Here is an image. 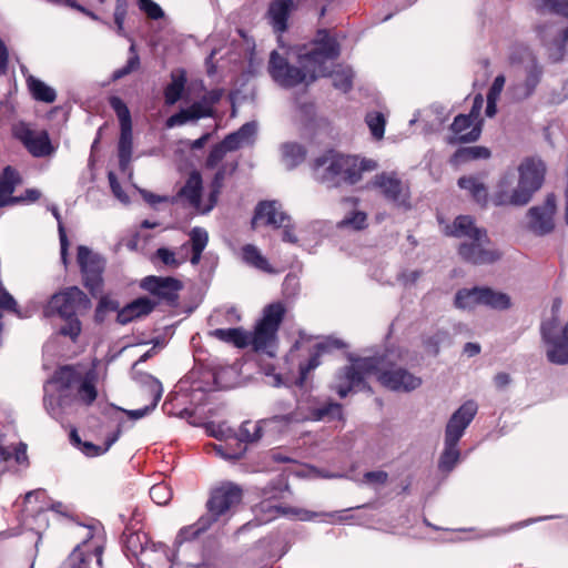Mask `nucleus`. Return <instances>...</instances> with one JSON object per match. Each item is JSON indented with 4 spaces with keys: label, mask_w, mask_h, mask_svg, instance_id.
<instances>
[{
    "label": "nucleus",
    "mask_w": 568,
    "mask_h": 568,
    "mask_svg": "<svg viewBox=\"0 0 568 568\" xmlns=\"http://www.w3.org/2000/svg\"><path fill=\"white\" fill-rule=\"evenodd\" d=\"M372 184L374 187L378 189L388 201L397 205H405L408 201V189L394 172L377 174Z\"/></svg>",
    "instance_id": "obj_18"
},
{
    "label": "nucleus",
    "mask_w": 568,
    "mask_h": 568,
    "mask_svg": "<svg viewBox=\"0 0 568 568\" xmlns=\"http://www.w3.org/2000/svg\"><path fill=\"white\" fill-rule=\"evenodd\" d=\"M0 456L3 460L14 457L18 464L27 460V445L19 443L17 446L7 445L4 436L0 434Z\"/></svg>",
    "instance_id": "obj_42"
},
{
    "label": "nucleus",
    "mask_w": 568,
    "mask_h": 568,
    "mask_svg": "<svg viewBox=\"0 0 568 568\" xmlns=\"http://www.w3.org/2000/svg\"><path fill=\"white\" fill-rule=\"evenodd\" d=\"M457 444H449L445 440V448L440 455L438 467L442 471H450L459 460Z\"/></svg>",
    "instance_id": "obj_45"
},
{
    "label": "nucleus",
    "mask_w": 568,
    "mask_h": 568,
    "mask_svg": "<svg viewBox=\"0 0 568 568\" xmlns=\"http://www.w3.org/2000/svg\"><path fill=\"white\" fill-rule=\"evenodd\" d=\"M94 371L83 372L80 367H60L44 386V407L54 418L61 419L65 408L75 399L91 405L97 396Z\"/></svg>",
    "instance_id": "obj_3"
},
{
    "label": "nucleus",
    "mask_w": 568,
    "mask_h": 568,
    "mask_svg": "<svg viewBox=\"0 0 568 568\" xmlns=\"http://www.w3.org/2000/svg\"><path fill=\"white\" fill-rule=\"evenodd\" d=\"M541 335L548 345V359L558 365L568 363V333L566 327H557L556 321L541 324Z\"/></svg>",
    "instance_id": "obj_15"
},
{
    "label": "nucleus",
    "mask_w": 568,
    "mask_h": 568,
    "mask_svg": "<svg viewBox=\"0 0 568 568\" xmlns=\"http://www.w3.org/2000/svg\"><path fill=\"white\" fill-rule=\"evenodd\" d=\"M285 312L283 303H271L263 308L262 317L256 323L254 332H247L242 327L216 328L211 332V335L239 348L251 346L256 353L274 357L277 351V331Z\"/></svg>",
    "instance_id": "obj_5"
},
{
    "label": "nucleus",
    "mask_w": 568,
    "mask_h": 568,
    "mask_svg": "<svg viewBox=\"0 0 568 568\" xmlns=\"http://www.w3.org/2000/svg\"><path fill=\"white\" fill-rule=\"evenodd\" d=\"M109 103L120 122L121 134L118 145L119 164L121 170L125 171L132 156L131 114L126 104L119 97H111Z\"/></svg>",
    "instance_id": "obj_13"
},
{
    "label": "nucleus",
    "mask_w": 568,
    "mask_h": 568,
    "mask_svg": "<svg viewBox=\"0 0 568 568\" xmlns=\"http://www.w3.org/2000/svg\"><path fill=\"white\" fill-rule=\"evenodd\" d=\"M243 497L242 488L231 481H223L210 491V497L206 501L207 514L205 515L213 523L217 521L221 517L227 516L240 505Z\"/></svg>",
    "instance_id": "obj_10"
},
{
    "label": "nucleus",
    "mask_w": 568,
    "mask_h": 568,
    "mask_svg": "<svg viewBox=\"0 0 568 568\" xmlns=\"http://www.w3.org/2000/svg\"><path fill=\"white\" fill-rule=\"evenodd\" d=\"M343 418L342 405L337 403H326L320 405L318 402L307 395L302 396L296 402V408L283 415H275L267 419L258 422H244L239 430L237 439L240 442L253 443L263 436L266 428L283 429L291 425L305 420H341Z\"/></svg>",
    "instance_id": "obj_4"
},
{
    "label": "nucleus",
    "mask_w": 568,
    "mask_h": 568,
    "mask_svg": "<svg viewBox=\"0 0 568 568\" xmlns=\"http://www.w3.org/2000/svg\"><path fill=\"white\" fill-rule=\"evenodd\" d=\"M21 183L20 174L11 166H7L0 174V207L6 205H14L19 199L13 196V192Z\"/></svg>",
    "instance_id": "obj_25"
},
{
    "label": "nucleus",
    "mask_w": 568,
    "mask_h": 568,
    "mask_svg": "<svg viewBox=\"0 0 568 568\" xmlns=\"http://www.w3.org/2000/svg\"><path fill=\"white\" fill-rule=\"evenodd\" d=\"M138 4L140 10L152 20L161 19L164 16L162 8L152 0H139Z\"/></svg>",
    "instance_id": "obj_54"
},
{
    "label": "nucleus",
    "mask_w": 568,
    "mask_h": 568,
    "mask_svg": "<svg viewBox=\"0 0 568 568\" xmlns=\"http://www.w3.org/2000/svg\"><path fill=\"white\" fill-rule=\"evenodd\" d=\"M446 229V234L465 239L459 245V254L465 261L473 264H487L499 258V254L489 247L486 231L477 227L473 217L457 216L453 225Z\"/></svg>",
    "instance_id": "obj_8"
},
{
    "label": "nucleus",
    "mask_w": 568,
    "mask_h": 568,
    "mask_svg": "<svg viewBox=\"0 0 568 568\" xmlns=\"http://www.w3.org/2000/svg\"><path fill=\"white\" fill-rule=\"evenodd\" d=\"M505 81H506V79L504 75L500 74V75L496 77L489 91H488L487 97L493 98V99H499V95L505 85Z\"/></svg>",
    "instance_id": "obj_64"
},
{
    "label": "nucleus",
    "mask_w": 568,
    "mask_h": 568,
    "mask_svg": "<svg viewBox=\"0 0 568 568\" xmlns=\"http://www.w3.org/2000/svg\"><path fill=\"white\" fill-rule=\"evenodd\" d=\"M518 173V180L514 173L501 176L491 196L496 206H524L529 203L544 183L546 165L539 158H527L519 164Z\"/></svg>",
    "instance_id": "obj_6"
},
{
    "label": "nucleus",
    "mask_w": 568,
    "mask_h": 568,
    "mask_svg": "<svg viewBox=\"0 0 568 568\" xmlns=\"http://www.w3.org/2000/svg\"><path fill=\"white\" fill-rule=\"evenodd\" d=\"M138 67H139V57L133 55L128 60L126 64L123 68H120L114 71L113 79L119 80V79L125 77L126 74L131 73Z\"/></svg>",
    "instance_id": "obj_59"
},
{
    "label": "nucleus",
    "mask_w": 568,
    "mask_h": 568,
    "mask_svg": "<svg viewBox=\"0 0 568 568\" xmlns=\"http://www.w3.org/2000/svg\"><path fill=\"white\" fill-rule=\"evenodd\" d=\"M298 1L296 0H272L266 18L273 30L277 34L284 33L288 28V19L291 14L297 9Z\"/></svg>",
    "instance_id": "obj_20"
},
{
    "label": "nucleus",
    "mask_w": 568,
    "mask_h": 568,
    "mask_svg": "<svg viewBox=\"0 0 568 568\" xmlns=\"http://www.w3.org/2000/svg\"><path fill=\"white\" fill-rule=\"evenodd\" d=\"M256 129L254 122L245 123L236 132L225 136L221 144L227 152L235 151L244 145H251L254 141Z\"/></svg>",
    "instance_id": "obj_28"
},
{
    "label": "nucleus",
    "mask_w": 568,
    "mask_h": 568,
    "mask_svg": "<svg viewBox=\"0 0 568 568\" xmlns=\"http://www.w3.org/2000/svg\"><path fill=\"white\" fill-rule=\"evenodd\" d=\"M95 558L98 566L102 562V547L100 545H92L85 540L79 545L71 552L69 558L64 561L62 568H89V562Z\"/></svg>",
    "instance_id": "obj_22"
},
{
    "label": "nucleus",
    "mask_w": 568,
    "mask_h": 568,
    "mask_svg": "<svg viewBox=\"0 0 568 568\" xmlns=\"http://www.w3.org/2000/svg\"><path fill=\"white\" fill-rule=\"evenodd\" d=\"M126 9L124 4L115 6L114 10V23L116 26V31L120 36L124 34V20H125Z\"/></svg>",
    "instance_id": "obj_62"
},
{
    "label": "nucleus",
    "mask_w": 568,
    "mask_h": 568,
    "mask_svg": "<svg viewBox=\"0 0 568 568\" xmlns=\"http://www.w3.org/2000/svg\"><path fill=\"white\" fill-rule=\"evenodd\" d=\"M12 134L33 156L43 158L53 152L48 133L33 130L28 123L19 122L14 124Z\"/></svg>",
    "instance_id": "obj_16"
},
{
    "label": "nucleus",
    "mask_w": 568,
    "mask_h": 568,
    "mask_svg": "<svg viewBox=\"0 0 568 568\" xmlns=\"http://www.w3.org/2000/svg\"><path fill=\"white\" fill-rule=\"evenodd\" d=\"M135 318H139V317L134 314L133 308L131 307L130 304H128L126 306L121 308L116 315L118 323H120L122 325H125Z\"/></svg>",
    "instance_id": "obj_63"
},
{
    "label": "nucleus",
    "mask_w": 568,
    "mask_h": 568,
    "mask_svg": "<svg viewBox=\"0 0 568 568\" xmlns=\"http://www.w3.org/2000/svg\"><path fill=\"white\" fill-rule=\"evenodd\" d=\"M540 9H547L568 17V0H535Z\"/></svg>",
    "instance_id": "obj_51"
},
{
    "label": "nucleus",
    "mask_w": 568,
    "mask_h": 568,
    "mask_svg": "<svg viewBox=\"0 0 568 568\" xmlns=\"http://www.w3.org/2000/svg\"><path fill=\"white\" fill-rule=\"evenodd\" d=\"M484 306H488L494 310H507L510 307V297L501 292L494 291L489 287H485Z\"/></svg>",
    "instance_id": "obj_44"
},
{
    "label": "nucleus",
    "mask_w": 568,
    "mask_h": 568,
    "mask_svg": "<svg viewBox=\"0 0 568 568\" xmlns=\"http://www.w3.org/2000/svg\"><path fill=\"white\" fill-rule=\"evenodd\" d=\"M120 428L112 434V436L108 437L104 446H98L89 442L81 443L80 438L75 433H72L71 438L78 444L80 450L88 457H95L104 454L109 450V448L119 439L120 437Z\"/></svg>",
    "instance_id": "obj_37"
},
{
    "label": "nucleus",
    "mask_w": 568,
    "mask_h": 568,
    "mask_svg": "<svg viewBox=\"0 0 568 568\" xmlns=\"http://www.w3.org/2000/svg\"><path fill=\"white\" fill-rule=\"evenodd\" d=\"M129 304L131 305L134 314L138 317L150 314L155 306V303L152 300H150L149 297H139Z\"/></svg>",
    "instance_id": "obj_53"
},
{
    "label": "nucleus",
    "mask_w": 568,
    "mask_h": 568,
    "mask_svg": "<svg viewBox=\"0 0 568 568\" xmlns=\"http://www.w3.org/2000/svg\"><path fill=\"white\" fill-rule=\"evenodd\" d=\"M485 287L462 288L455 295L454 304L459 310H474L483 305Z\"/></svg>",
    "instance_id": "obj_31"
},
{
    "label": "nucleus",
    "mask_w": 568,
    "mask_h": 568,
    "mask_svg": "<svg viewBox=\"0 0 568 568\" xmlns=\"http://www.w3.org/2000/svg\"><path fill=\"white\" fill-rule=\"evenodd\" d=\"M490 156V151L485 146H466L460 148L454 154V161L456 163H463L470 160L477 159H488Z\"/></svg>",
    "instance_id": "obj_43"
},
{
    "label": "nucleus",
    "mask_w": 568,
    "mask_h": 568,
    "mask_svg": "<svg viewBox=\"0 0 568 568\" xmlns=\"http://www.w3.org/2000/svg\"><path fill=\"white\" fill-rule=\"evenodd\" d=\"M227 153L226 149L221 144H216L207 155L205 166L207 169H215L223 161L225 154Z\"/></svg>",
    "instance_id": "obj_56"
},
{
    "label": "nucleus",
    "mask_w": 568,
    "mask_h": 568,
    "mask_svg": "<svg viewBox=\"0 0 568 568\" xmlns=\"http://www.w3.org/2000/svg\"><path fill=\"white\" fill-rule=\"evenodd\" d=\"M209 242V234L202 227H193L190 232V243L192 256L190 262L192 265H197L201 261L202 253Z\"/></svg>",
    "instance_id": "obj_36"
},
{
    "label": "nucleus",
    "mask_w": 568,
    "mask_h": 568,
    "mask_svg": "<svg viewBox=\"0 0 568 568\" xmlns=\"http://www.w3.org/2000/svg\"><path fill=\"white\" fill-rule=\"evenodd\" d=\"M142 539H145V535L138 532L130 534L126 537V548L135 557L139 555H146V548L143 546Z\"/></svg>",
    "instance_id": "obj_52"
},
{
    "label": "nucleus",
    "mask_w": 568,
    "mask_h": 568,
    "mask_svg": "<svg viewBox=\"0 0 568 568\" xmlns=\"http://www.w3.org/2000/svg\"><path fill=\"white\" fill-rule=\"evenodd\" d=\"M376 168L377 163L372 159L344 155L331 150L315 159L312 171L317 182L327 187H338L357 183L364 172Z\"/></svg>",
    "instance_id": "obj_7"
},
{
    "label": "nucleus",
    "mask_w": 568,
    "mask_h": 568,
    "mask_svg": "<svg viewBox=\"0 0 568 568\" xmlns=\"http://www.w3.org/2000/svg\"><path fill=\"white\" fill-rule=\"evenodd\" d=\"M284 487H286L284 480L280 478L276 484H272L263 489L264 499L253 509L257 525L267 524L280 516H292L300 520H312L317 516V514L305 509L281 507L277 505L274 499L283 491Z\"/></svg>",
    "instance_id": "obj_9"
},
{
    "label": "nucleus",
    "mask_w": 568,
    "mask_h": 568,
    "mask_svg": "<svg viewBox=\"0 0 568 568\" xmlns=\"http://www.w3.org/2000/svg\"><path fill=\"white\" fill-rule=\"evenodd\" d=\"M344 347V343L341 339L327 337L322 342H317L314 344V354L311 355L308 362L306 365H300V377L296 381V386L303 387V384L306 379V375L315 369L320 365L318 357L321 354L331 352L334 348H342Z\"/></svg>",
    "instance_id": "obj_23"
},
{
    "label": "nucleus",
    "mask_w": 568,
    "mask_h": 568,
    "mask_svg": "<svg viewBox=\"0 0 568 568\" xmlns=\"http://www.w3.org/2000/svg\"><path fill=\"white\" fill-rule=\"evenodd\" d=\"M108 179H109V183H110V187L112 190V193L114 194V196L121 201L122 203H126L129 201V197L128 195L123 192L115 174L113 172H109L108 174Z\"/></svg>",
    "instance_id": "obj_58"
},
{
    "label": "nucleus",
    "mask_w": 568,
    "mask_h": 568,
    "mask_svg": "<svg viewBox=\"0 0 568 568\" xmlns=\"http://www.w3.org/2000/svg\"><path fill=\"white\" fill-rule=\"evenodd\" d=\"M450 128L460 142L476 141L481 132L480 123L464 114L456 116Z\"/></svg>",
    "instance_id": "obj_26"
},
{
    "label": "nucleus",
    "mask_w": 568,
    "mask_h": 568,
    "mask_svg": "<svg viewBox=\"0 0 568 568\" xmlns=\"http://www.w3.org/2000/svg\"><path fill=\"white\" fill-rule=\"evenodd\" d=\"M186 78L183 71L172 73V80L164 91L165 102L174 104L178 102L183 93Z\"/></svg>",
    "instance_id": "obj_40"
},
{
    "label": "nucleus",
    "mask_w": 568,
    "mask_h": 568,
    "mask_svg": "<svg viewBox=\"0 0 568 568\" xmlns=\"http://www.w3.org/2000/svg\"><path fill=\"white\" fill-rule=\"evenodd\" d=\"M201 193L202 178L199 172H192L185 185L182 187L180 195L199 213H207L209 211L204 210L207 205V201L203 203Z\"/></svg>",
    "instance_id": "obj_24"
},
{
    "label": "nucleus",
    "mask_w": 568,
    "mask_h": 568,
    "mask_svg": "<svg viewBox=\"0 0 568 568\" xmlns=\"http://www.w3.org/2000/svg\"><path fill=\"white\" fill-rule=\"evenodd\" d=\"M236 168H237L236 162H225L217 169V171L215 172L214 178L211 182V185H210V194H209V199H207V205L204 210L211 211L214 207V205L217 202V196L220 194V191L224 184L226 176L232 175L234 173V171L236 170Z\"/></svg>",
    "instance_id": "obj_29"
},
{
    "label": "nucleus",
    "mask_w": 568,
    "mask_h": 568,
    "mask_svg": "<svg viewBox=\"0 0 568 568\" xmlns=\"http://www.w3.org/2000/svg\"><path fill=\"white\" fill-rule=\"evenodd\" d=\"M367 215L362 211H354L346 215L341 222L339 226H349L354 230H362L366 227Z\"/></svg>",
    "instance_id": "obj_50"
},
{
    "label": "nucleus",
    "mask_w": 568,
    "mask_h": 568,
    "mask_svg": "<svg viewBox=\"0 0 568 568\" xmlns=\"http://www.w3.org/2000/svg\"><path fill=\"white\" fill-rule=\"evenodd\" d=\"M150 497L156 505H166L172 499V489L164 481L155 484L150 488Z\"/></svg>",
    "instance_id": "obj_48"
},
{
    "label": "nucleus",
    "mask_w": 568,
    "mask_h": 568,
    "mask_svg": "<svg viewBox=\"0 0 568 568\" xmlns=\"http://www.w3.org/2000/svg\"><path fill=\"white\" fill-rule=\"evenodd\" d=\"M290 221V216L282 211V205L277 201H265L256 206L252 225L253 227H258L260 225L281 227L285 226V222Z\"/></svg>",
    "instance_id": "obj_19"
},
{
    "label": "nucleus",
    "mask_w": 568,
    "mask_h": 568,
    "mask_svg": "<svg viewBox=\"0 0 568 568\" xmlns=\"http://www.w3.org/2000/svg\"><path fill=\"white\" fill-rule=\"evenodd\" d=\"M448 339V333L447 332H437L435 336L429 337L426 341V346L429 348V351L433 354L438 353V345L442 343H445Z\"/></svg>",
    "instance_id": "obj_61"
},
{
    "label": "nucleus",
    "mask_w": 568,
    "mask_h": 568,
    "mask_svg": "<svg viewBox=\"0 0 568 568\" xmlns=\"http://www.w3.org/2000/svg\"><path fill=\"white\" fill-rule=\"evenodd\" d=\"M556 197L548 194L542 203L531 206L526 213V229L536 236H547L555 231Z\"/></svg>",
    "instance_id": "obj_12"
},
{
    "label": "nucleus",
    "mask_w": 568,
    "mask_h": 568,
    "mask_svg": "<svg viewBox=\"0 0 568 568\" xmlns=\"http://www.w3.org/2000/svg\"><path fill=\"white\" fill-rule=\"evenodd\" d=\"M90 300L78 287L72 286L54 294L49 301L45 314H58L61 318L75 316L90 308Z\"/></svg>",
    "instance_id": "obj_11"
},
{
    "label": "nucleus",
    "mask_w": 568,
    "mask_h": 568,
    "mask_svg": "<svg viewBox=\"0 0 568 568\" xmlns=\"http://www.w3.org/2000/svg\"><path fill=\"white\" fill-rule=\"evenodd\" d=\"M375 376L386 388L395 392H412L422 385V379L403 367H387L384 357H364L341 369L332 388L345 397L351 392L366 388V379Z\"/></svg>",
    "instance_id": "obj_2"
},
{
    "label": "nucleus",
    "mask_w": 568,
    "mask_h": 568,
    "mask_svg": "<svg viewBox=\"0 0 568 568\" xmlns=\"http://www.w3.org/2000/svg\"><path fill=\"white\" fill-rule=\"evenodd\" d=\"M338 54L337 41L327 31L322 30L310 47L300 50L301 68L291 65L277 51H273L270 57L268 72L272 79L284 88H292L300 83L308 84L320 77L329 75L336 89L347 92L353 83L352 69L339 65L336 70H331Z\"/></svg>",
    "instance_id": "obj_1"
},
{
    "label": "nucleus",
    "mask_w": 568,
    "mask_h": 568,
    "mask_svg": "<svg viewBox=\"0 0 568 568\" xmlns=\"http://www.w3.org/2000/svg\"><path fill=\"white\" fill-rule=\"evenodd\" d=\"M207 429L213 437L219 438V439L230 438L234 434V432L230 427H226L224 424H220V425L211 424L207 427Z\"/></svg>",
    "instance_id": "obj_60"
},
{
    "label": "nucleus",
    "mask_w": 568,
    "mask_h": 568,
    "mask_svg": "<svg viewBox=\"0 0 568 568\" xmlns=\"http://www.w3.org/2000/svg\"><path fill=\"white\" fill-rule=\"evenodd\" d=\"M366 123L371 130L372 135L381 140L384 136L386 120L381 112H369L366 115Z\"/></svg>",
    "instance_id": "obj_47"
},
{
    "label": "nucleus",
    "mask_w": 568,
    "mask_h": 568,
    "mask_svg": "<svg viewBox=\"0 0 568 568\" xmlns=\"http://www.w3.org/2000/svg\"><path fill=\"white\" fill-rule=\"evenodd\" d=\"M62 320L64 321V324L60 327L59 333L75 342L81 333V322L79 321L78 315L63 317Z\"/></svg>",
    "instance_id": "obj_49"
},
{
    "label": "nucleus",
    "mask_w": 568,
    "mask_h": 568,
    "mask_svg": "<svg viewBox=\"0 0 568 568\" xmlns=\"http://www.w3.org/2000/svg\"><path fill=\"white\" fill-rule=\"evenodd\" d=\"M51 212H52L53 216L55 217V220L58 221L60 246H61V258H62L63 263L65 264L69 242H68L67 234H65L63 224L61 222V217H60L58 209L55 206H52Z\"/></svg>",
    "instance_id": "obj_55"
},
{
    "label": "nucleus",
    "mask_w": 568,
    "mask_h": 568,
    "mask_svg": "<svg viewBox=\"0 0 568 568\" xmlns=\"http://www.w3.org/2000/svg\"><path fill=\"white\" fill-rule=\"evenodd\" d=\"M281 151L282 160L288 169H293L301 164L306 156L305 149L301 144L294 142L284 143L281 146Z\"/></svg>",
    "instance_id": "obj_38"
},
{
    "label": "nucleus",
    "mask_w": 568,
    "mask_h": 568,
    "mask_svg": "<svg viewBox=\"0 0 568 568\" xmlns=\"http://www.w3.org/2000/svg\"><path fill=\"white\" fill-rule=\"evenodd\" d=\"M388 475L383 470L367 471L363 476V483L368 485H383L387 481Z\"/></svg>",
    "instance_id": "obj_57"
},
{
    "label": "nucleus",
    "mask_w": 568,
    "mask_h": 568,
    "mask_svg": "<svg viewBox=\"0 0 568 568\" xmlns=\"http://www.w3.org/2000/svg\"><path fill=\"white\" fill-rule=\"evenodd\" d=\"M458 186L463 190L468 191L477 203L485 204L487 202V187L479 178L463 176L458 180Z\"/></svg>",
    "instance_id": "obj_35"
},
{
    "label": "nucleus",
    "mask_w": 568,
    "mask_h": 568,
    "mask_svg": "<svg viewBox=\"0 0 568 568\" xmlns=\"http://www.w3.org/2000/svg\"><path fill=\"white\" fill-rule=\"evenodd\" d=\"M138 364L139 362L133 365L132 376L140 385H143L149 389L150 395L153 398V406H156L163 394L162 384L152 375L139 372L136 369Z\"/></svg>",
    "instance_id": "obj_34"
},
{
    "label": "nucleus",
    "mask_w": 568,
    "mask_h": 568,
    "mask_svg": "<svg viewBox=\"0 0 568 568\" xmlns=\"http://www.w3.org/2000/svg\"><path fill=\"white\" fill-rule=\"evenodd\" d=\"M77 258L84 277L85 287L89 288L91 294L97 295L101 292L102 287V272L105 265L104 258L83 245L78 247Z\"/></svg>",
    "instance_id": "obj_14"
},
{
    "label": "nucleus",
    "mask_w": 568,
    "mask_h": 568,
    "mask_svg": "<svg viewBox=\"0 0 568 568\" xmlns=\"http://www.w3.org/2000/svg\"><path fill=\"white\" fill-rule=\"evenodd\" d=\"M210 115V109L201 103H194L187 109L171 115L166 122V128L171 129L178 125H183L189 121H194Z\"/></svg>",
    "instance_id": "obj_30"
},
{
    "label": "nucleus",
    "mask_w": 568,
    "mask_h": 568,
    "mask_svg": "<svg viewBox=\"0 0 568 568\" xmlns=\"http://www.w3.org/2000/svg\"><path fill=\"white\" fill-rule=\"evenodd\" d=\"M45 497H47V494H45V490H43V489H37V490L28 493L24 497L26 513L27 514L37 513L38 516H41L45 513V510L51 509V510L62 514V515L69 514V508L67 506H64L62 503L42 504L37 508L33 507V504H36L38 501L42 503L45 499Z\"/></svg>",
    "instance_id": "obj_27"
},
{
    "label": "nucleus",
    "mask_w": 568,
    "mask_h": 568,
    "mask_svg": "<svg viewBox=\"0 0 568 568\" xmlns=\"http://www.w3.org/2000/svg\"><path fill=\"white\" fill-rule=\"evenodd\" d=\"M541 75V70L536 63H531L527 71L526 80L524 87H516L515 88V95L519 99H525L529 97L537 84L539 83Z\"/></svg>",
    "instance_id": "obj_41"
},
{
    "label": "nucleus",
    "mask_w": 568,
    "mask_h": 568,
    "mask_svg": "<svg viewBox=\"0 0 568 568\" xmlns=\"http://www.w3.org/2000/svg\"><path fill=\"white\" fill-rule=\"evenodd\" d=\"M189 244H183L179 252L175 253L169 248L161 247L156 251V257L166 266L178 267L187 260Z\"/></svg>",
    "instance_id": "obj_39"
},
{
    "label": "nucleus",
    "mask_w": 568,
    "mask_h": 568,
    "mask_svg": "<svg viewBox=\"0 0 568 568\" xmlns=\"http://www.w3.org/2000/svg\"><path fill=\"white\" fill-rule=\"evenodd\" d=\"M478 406L475 400L465 402L449 418L445 429V440L458 444L466 428L476 416Z\"/></svg>",
    "instance_id": "obj_17"
},
{
    "label": "nucleus",
    "mask_w": 568,
    "mask_h": 568,
    "mask_svg": "<svg viewBox=\"0 0 568 568\" xmlns=\"http://www.w3.org/2000/svg\"><path fill=\"white\" fill-rule=\"evenodd\" d=\"M141 287L159 298L171 302L178 297L182 284L173 277L146 276L141 281Z\"/></svg>",
    "instance_id": "obj_21"
},
{
    "label": "nucleus",
    "mask_w": 568,
    "mask_h": 568,
    "mask_svg": "<svg viewBox=\"0 0 568 568\" xmlns=\"http://www.w3.org/2000/svg\"><path fill=\"white\" fill-rule=\"evenodd\" d=\"M211 526L212 521L204 515L194 525L182 528L178 535V538L181 541L192 540L201 532L209 529Z\"/></svg>",
    "instance_id": "obj_46"
},
{
    "label": "nucleus",
    "mask_w": 568,
    "mask_h": 568,
    "mask_svg": "<svg viewBox=\"0 0 568 568\" xmlns=\"http://www.w3.org/2000/svg\"><path fill=\"white\" fill-rule=\"evenodd\" d=\"M242 261L256 270L266 273H273L274 270L270 265L267 258L261 253V251L253 244H246L241 248Z\"/></svg>",
    "instance_id": "obj_32"
},
{
    "label": "nucleus",
    "mask_w": 568,
    "mask_h": 568,
    "mask_svg": "<svg viewBox=\"0 0 568 568\" xmlns=\"http://www.w3.org/2000/svg\"><path fill=\"white\" fill-rule=\"evenodd\" d=\"M27 85L32 98L37 101L52 103L57 99L55 90L33 75L27 77Z\"/></svg>",
    "instance_id": "obj_33"
}]
</instances>
